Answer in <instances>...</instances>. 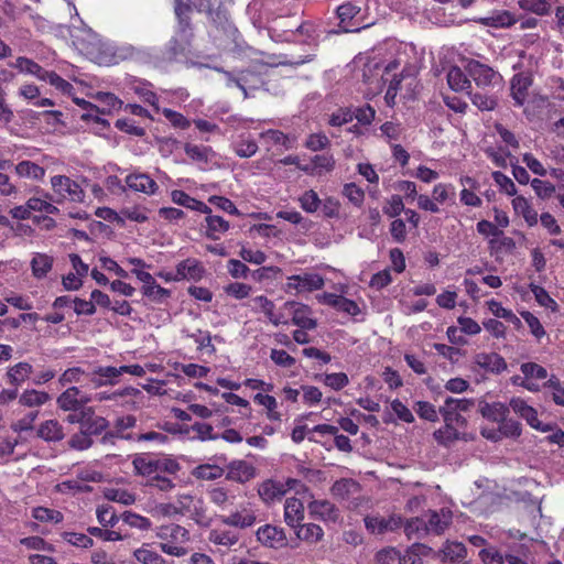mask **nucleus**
<instances>
[{
	"mask_svg": "<svg viewBox=\"0 0 564 564\" xmlns=\"http://www.w3.org/2000/svg\"><path fill=\"white\" fill-rule=\"evenodd\" d=\"M156 536L161 540L160 549L165 554L181 557L188 553L184 544L189 542L191 534L184 527L175 523L161 525L156 530Z\"/></svg>",
	"mask_w": 564,
	"mask_h": 564,
	"instance_id": "obj_1",
	"label": "nucleus"
},
{
	"mask_svg": "<svg viewBox=\"0 0 564 564\" xmlns=\"http://www.w3.org/2000/svg\"><path fill=\"white\" fill-rule=\"evenodd\" d=\"M51 188L56 196V202L84 203L85 191L82 185L66 175H54L51 177Z\"/></svg>",
	"mask_w": 564,
	"mask_h": 564,
	"instance_id": "obj_2",
	"label": "nucleus"
},
{
	"mask_svg": "<svg viewBox=\"0 0 564 564\" xmlns=\"http://www.w3.org/2000/svg\"><path fill=\"white\" fill-rule=\"evenodd\" d=\"M67 422L78 423L80 432L96 435L101 434L109 425V422L105 417L96 415L90 406H85L75 413L68 414Z\"/></svg>",
	"mask_w": 564,
	"mask_h": 564,
	"instance_id": "obj_3",
	"label": "nucleus"
},
{
	"mask_svg": "<svg viewBox=\"0 0 564 564\" xmlns=\"http://www.w3.org/2000/svg\"><path fill=\"white\" fill-rule=\"evenodd\" d=\"M466 70L478 87H494L502 82V77L498 72L476 59L468 61Z\"/></svg>",
	"mask_w": 564,
	"mask_h": 564,
	"instance_id": "obj_4",
	"label": "nucleus"
},
{
	"mask_svg": "<svg viewBox=\"0 0 564 564\" xmlns=\"http://www.w3.org/2000/svg\"><path fill=\"white\" fill-rule=\"evenodd\" d=\"M324 278L314 272H303L290 275L286 279L288 290L295 291L296 293L318 291L324 288Z\"/></svg>",
	"mask_w": 564,
	"mask_h": 564,
	"instance_id": "obj_5",
	"label": "nucleus"
},
{
	"mask_svg": "<svg viewBox=\"0 0 564 564\" xmlns=\"http://www.w3.org/2000/svg\"><path fill=\"white\" fill-rule=\"evenodd\" d=\"M257 521L256 510L252 505L248 501L238 503V508L231 511L228 516L221 517L224 524L246 529L252 527Z\"/></svg>",
	"mask_w": 564,
	"mask_h": 564,
	"instance_id": "obj_6",
	"label": "nucleus"
},
{
	"mask_svg": "<svg viewBox=\"0 0 564 564\" xmlns=\"http://www.w3.org/2000/svg\"><path fill=\"white\" fill-rule=\"evenodd\" d=\"M510 408L516 414L525 420L532 429L541 432L553 431V427L550 424L543 423L538 419L536 410L529 405L523 399L512 398L510 400Z\"/></svg>",
	"mask_w": 564,
	"mask_h": 564,
	"instance_id": "obj_7",
	"label": "nucleus"
},
{
	"mask_svg": "<svg viewBox=\"0 0 564 564\" xmlns=\"http://www.w3.org/2000/svg\"><path fill=\"white\" fill-rule=\"evenodd\" d=\"M292 316V323L303 329H314L317 323L311 317V308L302 303L285 302L282 308Z\"/></svg>",
	"mask_w": 564,
	"mask_h": 564,
	"instance_id": "obj_8",
	"label": "nucleus"
},
{
	"mask_svg": "<svg viewBox=\"0 0 564 564\" xmlns=\"http://www.w3.org/2000/svg\"><path fill=\"white\" fill-rule=\"evenodd\" d=\"M124 182L129 189L148 196L155 195L159 191L158 183L147 173L132 172L126 176Z\"/></svg>",
	"mask_w": 564,
	"mask_h": 564,
	"instance_id": "obj_9",
	"label": "nucleus"
},
{
	"mask_svg": "<svg viewBox=\"0 0 564 564\" xmlns=\"http://www.w3.org/2000/svg\"><path fill=\"white\" fill-rule=\"evenodd\" d=\"M89 401L90 398L83 393L77 387H70L57 398V405L64 411H72L75 413L85 408L84 404Z\"/></svg>",
	"mask_w": 564,
	"mask_h": 564,
	"instance_id": "obj_10",
	"label": "nucleus"
},
{
	"mask_svg": "<svg viewBox=\"0 0 564 564\" xmlns=\"http://www.w3.org/2000/svg\"><path fill=\"white\" fill-rule=\"evenodd\" d=\"M256 477V468L252 464L237 459L227 466L226 478L239 484H246Z\"/></svg>",
	"mask_w": 564,
	"mask_h": 564,
	"instance_id": "obj_11",
	"label": "nucleus"
},
{
	"mask_svg": "<svg viewBox=\"0 0 564 564\" xmlns=\"http://www.w3.org/2000/svg\"><path fill=\"white\" fill-rule=\"evenodd\" d=\"M175 506L180 517L189 514L197 518L204 513L203 500L192 494H178L176 496Z\"/></svg>",
	"mask_w": 564,
	"mask_h": 564,
	"instance_id": "obj_12",
	"label": "nucleus"
},
{
	"mask_svg": "<svg viewBox=\"0 0 564 564\" xmlns=\"http://www.w3.org/2000/svg\"><path fill=\"white\" fill-rule=\"evenodd\" d=\"M257 539L262 545L268 547L283 546L286 541L283 529L270 524L262 525L258 529Z\"/></svg>",
	"mask_w": 564,
	"mask_h": 564,
	"instance_id": "obj_13",
	"label": "nucleus"
},
{
	"mask_svg": "<svg viewBox=\"0 0 564 564\" xmlns=\"http://www.w3.org/2000/svg\"><path fill=\"white\" fill-rule=\"evenodd\" d=\"M307 508L312 517L324 522H336L339 516L338 509L328 500H313Z\"/></svg>",
	"mask_w": 564,
	"mask_h": 564,
	"instance_id": "obj_14",
	"label": "nucleus"
},
{
	"mask_svg": "<svg viewBox=\"0 0 564 564\" xmlns=\"http://www.w3.org/2000/svg\"><path fill=\"white\" fill-rule=\"evenodd\" d=\"M202 228L206 238L219 240L229 230L230 224L221 216L209 215L205 217Z\"/></svg>",
	"mask_w": 564,
	"mask_h": 564,
	"instance_id": "obj_15",
	"label": "nucleus"
},
{
	"mask_svg": "<svg viewBox=\"0 0 564 564\" xmlns=\"http://www.w3.org/2000/svg\"><path fill=\"white\" fill-rule=\"evenodd\" d=\"M176 272L178 281H199L205 274V269L198 260L194 258H187L176 264Z\"/></svg>",
	"mask_w": 564,
	"mask_h": 564,
	"instance_id": "obj_16",
	"label": "nucleus"
},
{
	"mask_svg": "<svg viewBox=\"0 0 564 564\" xmlns=\"http://www.w3.org/2000/svg\"><path fill=\"white\" fill-rule=\"evenodd\" d=\"M36 436L47 443H56L64 438L65 432L63 425L54 419L42 422L37 430Z\"/></svg>",
	"mask_w": 564,
	"mask_h": 564,
	"instance_id": "obj_17",
	"label": "nucleus"
},
{
	"mask_svg": "<svg viewBox=\"0 0 564 564\" xmlns=\"http://www.w3.org/2000/svg\"><path fill=\"white\" fill-rule=\"evenodd\" d=\"M304 520V505L303 502L295 498H288L284 503V521L285 523L296 529L300 527L302 521Z\"/></svg>",
	"mask_w": 564,
	"mask_h": 564,
	"instance_id": "obj_18",
	"label": "nucleus"
},
{
	"mask_svg": "<svg viewBox=\"0 0 564 564\" xmlns=\"http://www.w3.org/2000/svg\"><path fill=\"white\" fill-rule=\"evenodd\" d=\"M531 84L532 80L530 76L525 74H517L511 79V96L517 106L521 107L524 105L529 95V88Z\"/></svg>",
	"mask_w": 564,
	"mask_h": 564,
	"instance_id": "obj_19",
	"label": "nucleus"
},
{
	"mask_svg": "<svg viewBox=\"0 0 564 564\" xmlns=\"http://www.w3.org/2000/svg\"><path fill=\"white\" fill-rule=\"evenodd\" d=\"M208 498L212 503L216 505L221 510H228L235 505L237 495L231 488L216 486L208 490Z\"/></svg>",
	"mask_w": 564,
	"mask_h": 564,
	"instance_id": "obj_20",
	"label": "nucleus"
},
{
	"mask_svg": "<svg viewBox=\"0 0 564 564\" xmlns=\"http://www.w3.org/2000/svg\"><path fill=\"white\" fill-rule=\"evenodd\" d=\"M475 364L486 371L500 373L507 368L505 359L496 352H480L475 356Z\"/></svg>",
	"mask_w": 564,
	"mask_h": 564,
	"instance_id": "obj_21",
	"label": "nucleus"
},
{
	"mask_svg": "<svg viewBox=\"0 0 564 564\" xmlns=\"http://www.w3.org/2000/svg\"><path fill=\"white\" fill-rule=\"evenodd\" d=\"M286 494L283 482L275 480H265L258 488V495L265 503L281 499Z\"/></svg>",
	"mask_w": 564,
	"mask_h": 564,
	"instance_id": "obj_22",
	"label": "nucleus"
},
{
	"mask_svg": "<svg viewBox=\"0 0 564 564\" xmlns=\"http://www.w3.org/2000/svg\"><path fill=\"white\" fill-rule=\"evenodd\" d=\"M33 372V367L26 361H20L8 368L6 377L11 386L20 387Z\"/></svg>",
	"mask_w": 564,
	"mask_h": 564,
	"instance_id": "obj_23",
	"label": "nucleus"
},
{
	"mask_svg": "<svg viewBox=\"0 0 564 564\" xmlns=\"http://www.w3.org/2000/svg\"><path fill=\"white\" fill-rule=\"evenodd\" d=\"M424 518L427 533L431 532L440 534L444 532V530L451 523V513L443 510L441 512L429 511L426 514H424Z\"/></svg>",
	"mask_w": 564,
	"mask_h": 564,
	"instance_id": "obj_24",
	"label": "nucleus"
},
{
	"mask_svg": "<svg viewBox=\"0 0 564 564\" xmlns=\"http://www.w3.org/2000/svg\"><path fill=\"white\" fill-rule=\"evenodd\" d=\"M479 412L485 419L500 423L503 419L508 416L509 406L501 402L488 403L486 401H480Z\"/></svg>",
	"mask_w": 564,
	"mask_h": 564,
	"instance_id": "obj_25",
	"label": "nucleus"
},
{
	"mask_svg": "<svg viewBox=\"0 0 564 564\" xmlns=\"http://www.w3.org/2000/svg\"><path fill=\"white\" fill-rule=\"evenodd\" d=\"M330 491L334 497L347 500L359 494L360 485L351 478H341L334 482Z\"/></svg>",
	"mask_w": 564,
	"mask_h": 564,
	"instance_id": "obj_26",
	"label": "nucleus"
},
{
	"mask_svg": "<svg viewBox=\"0 0 564 564\" xmlns=\"http://www.w3.org/2000/svg\"><path fill=\"white\" fill-rule=\"evenodd\" d=\"M132 465L138 475L151 479L159 474L158 458L149 455H138L134 457Z\"/></svg>",
	"mask_w": 564,
	"mask_h": 564,
	"instance_id": "obj_27",
	"label": "nucleus"
},
{
	"mask_svg": "<svg viewBox=\"0 0 564 564\" xmlns=\"http://www.w3.org/2000/svg\"><path fill=\"white\" fill-rule=\"evenodd\" d=\"M51 400V397L45 391L35 389H25L19 395V404L24 408H40L46 404Z\"/></svg>",
	"mask_w": 564,
	"mask_h": 564,
	"instance_id": "obj_28",
	"label": "nucleus"
},
{
	"mask_svg": "<svg viewBox=\"0 0 564 564\" xmlns=\"http://www.w3.org/2000/svg\"><path fill=\"white\" fill-rule=\"evenodd\" d=\"M14 171L19 177L32 181H42L45 176V169L29 160L19 162Z\"/></svg>",
	"mask_w": 564,
	"mask_h": 564,
	"instance_id": "obj_29",
	"label": "nucleus"
},
{
	"mask_svg": "<svg viewBox=\"0 0 564 564\" xmlns=\"http://www.w3.org/2000/svg\"><path fill=\"white\" fill-rule=\"evenodd\" d=\"M120 377V368L118 367H98L94 371L91 382L95 387H101L106 384H116Z\"/></svg>",
	"mask_w": 564,
	"mask_h": 564,
	"instance_id": "obj_30",
	"label": "nucleus"
},
{
	"mask_svg": "<svg viewBox=\"0 0 564 564\" xmlns=\"http://www.w3.org/2000/svg\"><path fill=\"white\" fill-rule=\"evenodd\" d=\"M53 258L46 253H35L31 260L32 274L36 279H43L53 268Z\"/></svg>",
	"mask_w": 564,
	"mask_h": 564,
	"instance_id": "obj_31",
	"label": "nucleus"
},
{
	"mask_svg": "<svg viewBox=\"0 0 564 564\" xmlns=\"http://www.w3.org/2000/svg\"><path fill=\"white\" fill-rule=\"evenodd\" d=\"M152 85L148 82H134L131 89L137 94L144 102L151 105L155 112H160L159 98L156 94L151 89Z\"/></svg>",
	"mask_w": 564,
	"mask_h": 564,
	"instance_id": "obj_32",
	"label": "nucleus"
},
{
	"mask_svg": "<svg viewBox=\"0 0 564 564\" xmlns=\"http://www.w3.org/2000/svg\"><path fill=\"white\" fill-rule=\"evenodd\" d=\"M208 541L215 545L230 547L239 541V534L226 529H213L208 534Z\"/></svg>",
	"mask_w": 564,
	"mask_h": 564,
	"instance_id": "obj_33",
	"label": "nucleus"
},
{
	"mask_svg": "<svg viewBox=\"0 0 564 564\" xmlns=\"http://www.w3.org/2000/svg\"><path fill=\"white\" fill-rule=\"evenodd\" d=\"M448 86L454 91H466L471 87L470 80L464 74V72L457 67L452 66L447 72Z\"/></svg>",
	"mask_w": 564,
	"mask_h": 564,
	"instance_id": "obj_34",
	"label": "nucleus"
},
{
	"mask_svg": "<svg viewBox=\"0 0 564 564\" xmlns=\"http://www.w3.org/2000/svg\"><path fill=\"white\" fill-rule=\"evenodd\" d=\"M512 206L518 215H521L529 226L538 223V213L531 207L528 199L523 196H517L512 199Z\"/></svg>",
	"mask_w": 564,
	"mask_h": 564,
	"instance_id": "obj_35",
	"label": "nucleus"
},
{
	"mask_svg": "<svg viewBox=\"0 0 564 564\" xmlns=\"http://www.w3.org/2000/svg\"><path fill=\"white\" fill-rule=\"evenodd\" d=\"M295 530L296 536L308 543H316L324 535L323 529L315 523L300 524Z\"/></svg>",
	"mask_w": 564,
	"mask_h": 564,
	"instance_id": "obj_36",
	"label": "nucleus"
},
{
	"mask_svg": "<svg viewBox=\"0 0 564 564\" xmlns=\"http://www.w3.org/2000/svg\"><path fill=\"white\" fill-rule=\"evenodd\" d=\"M134 558L141 564H166V561L149 544H143L133 552Z\"/></svg>",
	"mask_w": 564,
	"mask_h": 564,
	"instance_id": "obj_37",
	"label": "nucleus"
},
{
	"mask_svg": "<svg viewBox=\"0 0 564 564\" xmlns=\"http://www.w3.org/2000/svg\"><path fill=\"white\" fill-rule=\"evenodd\" d=\"M112 58L115 63L134 59L141 55V50L129 43L115 45L112 48Z\"/></svg>",
	"mask_w": 564,
	"mask_h": 564,
	"instance_id": "obj_38",
	"label": "nucleus"
},
{
	"mask_svg": "<svg viewBox=\"0 0 564 564\" xmlns=\"http://www.w3.org/2000/svg\"><path fill=\"white\" fill-rule=\"evenodd\" d=\"M297 202L300 207L308 214H314L322 205V200L314 189L305 191L299 196Z\"/></svg>",
	"mask_w": 564,
	"mask_h": 564,
	"instance_id": "obj_39",
	"label": "nucleus"
},
{
	"mask_svg": "<svg viewBox=\"0 0 564 564\" xmlns=\"http://www.w3.org/2000/svg\"><path fill=\"white\" fill-rule=\"evenodd\" d=\"M192 475L197 479L215 480L224 475V469L217 465L202 464L193 469Z\"/></svg>",
	"mask_w": 564,
	"mask_h": 564,
	"instance_id": "obj_40",
	"label": "nucleus"
},
{
	"mask_svg": "<svg viewBox=\"0 0 564 564\" xmlns=\"http://www.w3.org/2000/svg\"><path fill=\"white\" fill-rule=\"evenodd\" d=\"M40 80L48 83L55 89L63 94L69 95L74 89L73 85L57 75L55 72L44 70Z\"/></svg>",
	"mask_w": 564,
	"mask_h": 564,
	"instance_id": "obj_41",
	"label": "nucleus"
},
{
	"mask_svg": "<svg viewBox=\"0 0 564 564\" xmlns=\"http://www.w3.org/2000/svg\"><path fill=\"white\" fill-rule=\"evenodd\" d=\"M137 424V419L133 415L120 416L115 421L113 431L117 433L118 438L134 440L132 434L126 431L133 429Z\"/></svg>",
	"mask_w": 564,
	"mask_h": 564,
	"instance_id": "obj_42",
	"label": "nucleus"
},
{
	"mask_svg": "<svg viewBox=\"0 0 564 564\" xmlns=\"http://www.w3.org/2000/svg\"><path fill=\"white\" fill-rule=\"evenodd\" d=\"M105 497L110 501H115L123 506L133 505L137 499L133 492H130L129 490L121 488L107 489L105 492Z\"/></svg>",
	"mask_w": 564,
	"mask_h": 564,
	"instance_id": "obj_43",
	"label": "nucleus"
},
{
	"mask_svg": "<svg viewBox=\"0 0 564 564\" xmlns=\"http://www.w3.org/2000/svg\"><path fill=\"white\" fill-rule=\"evenodd\" d=\"M11 66L19 69L21 73L31 74L39 79H41L42 74L45 70L37 63L26 57H18L15 62L11 64Z\"/></svg>",
	"mask_w": 564,
	"mask_h": 564,
	"instance_id": "obj_44",
	"label": "nucleus"
},
{
	"mask_svg": "<svg viewBox=\"0 0 564 564\" xmlns=\"http://www.w3.org/2000/svg\"><path fill=\"white\" fill-rule=\"evenodd\" d=\"M30 213L40 212L45 214L55 215L58 213V208L48 200V194L42 197H31L28 199Z\"/></svg>",
	"mask_w": 564,
	"mask_h": 564,
	"instance_id": "obj_45",
	"label": "nucleus"
},
{
	"mask_svg": "<svg viewBox=\"0 0 564 564\" xmlns=\"http://www.w3.org/2000/svg\"><path fill=\"white\" fill-rule=\"evenodd\" d=\"M444 560L457 561L467 555L466 546L460 542H447L442 549Z\"/></svg>",
	"mask_w": 564,
	"mask_h": 564,
	"instance_id": "obj_46",
	"label": "nucleus"
},
{
	"mask_svg": "<svg viewBox=\"0 0 564 564\" xmlns=\"http://www.w3.org/2000/svg\"><path fill=\"white\" fill-rule=\"evenodd\" d=\"M434 437L440 444L449 446L452 443L460 438V433L455 426L445 424L444 427L434 432Z\"/></svg>",
	"mask_w": 564,
	"mask_h": 564,
	"instance_id": "obj_47",
	"label": "nucleus"
},
{
	"mask_svg": "<svg viewBox=\"0 0 564 564\" xmlns=\"http://www.w3.org/2000/svg\"><path fill=\"white\" fill-rule=\"evenodd\" d=\"M260 138L269 144L282 145L285 149L292 148L290 138L280 130H267L260 133Z\"/></svg>",
	"mask_w": 564,
	"mask_h": 564,
	"instance_id": "obj_48",
	"label": "nucleus"
},
{
	"mask_svg": "<svg viewBox=\"0 0 564 564\" xmlns=\"http://www.w3.org/2000/svg\"><path fill=\"white\" fill-rule=\"evenodd\" d=\"M120 519L131 528L139 530H149L151 528V521L148 518L131 511H124Z\"/></svg>",
	"mask_w": 564,
	"mask_h": 564,
	"instance_id": "obj_49",
	"label": "nucleus"
},
{
	"mask_svg": "<svg viewBox=\"0 0 564 564\" xmlns=\"http://www.w3.org/2000/svg\"><path fill=\"white\" fill-rule=\"evenodd\" d=\"M404 532L409 539L421 538L423 534L427 533L424 516L408 520L404 525Z\"/></svg>",
	"mask_w": 564,
	"mask_h": 564,
	"instance_id": "obj_50",
	"label": "nucleus"
},
{
	"mask_svg": "<svg viewBox=\"0 0 564 564\" xmlns=\"http://www.w3.org/2000/svg\"><path fill=\"white\" fill-rule=\"evenodd\" d=\"M39 411H30L21 419L11 424V429L15 433L29 432L34 429V422L37 419Z\"/></svg>",
	"mask_w": 564,
	"mask_h": 564,
	"instance_id": "obj_51",
	"label": "nucleus"
},
{
	"mask_svg": "<svg viewBox=\"0 0 564 564\" xmlns=\"http://www.w3.org/2000/svg\"><path fill=\"white\" fill-rule=\"evenodd\" d=\"M189 337L193 338L197 344L198 350H206L209 355H213L216 351V348L212 343V336L209 332L198 329L196 333L191 334Z\"/></svg>",
	"mask_w": 564,
	"mask_h": 564,
	"instance_id": "obj_52",
	"label": "nucleus"
},
{
	"mask_svg": "<svg viewBox=\"0 0 564 564\" xmlns=\"http://www.w3.org/2000/svg\"><path fill=\"white\" fill-rule=\"evenodd\" d=\"M473 405L474 401L469 399L447 398L441 409H444L446 413H452L451 411L460 413L467 412Z\"/></svg>",
	"mask_w": 564,
	"mask_h": 564,
	"instance_id": "obj_53",
	"label": "nucleus"
},
{
	"mask_svg": "<svg viewBox=\"0 0 564 564\" xmlns=\"http://www.w3.org/2000/svg\"><path fill=\"white\" fill-rule=\"evenodd\" d=\"M490 312L498 318H503L514 325H519L521 322L519 317L508 308H505L499 302L490 301L488 303Z\"/></svg>",
	"mask_w": 564,
	"mask_h": 564,
	"instance_id": "obj_54",
	"label": "nucleus"
},
{
	"mask_svg": "<svg viewBox=\"0 0 564 564\" xmlns=\"http://www.w3.org/2000/svg\"><path fill=\"white\" fill-rule=\"evenodd\" d=\"M520 369L525 379L544 380L547 378V370L535 362H524Z\"/></svg>",
	"mask_w": 564,
	"mask_h": 564,
	"instance_id": "obj_55",
	"label": "nucleus"
},
{
	"mask_svg": "<svg viewBox=\"0 0 564 564\" xmlns=\"http://www.w3.org/2000/svg\"><path fill=\"white\" fill-rule=\"evenodd\" d=\"M62 536L66 542H68L73 546L89 549L94 545V540L84 533L64 532Z\"/></svg>",
	"mask_w": 564,
	"mask_h": 564,
	"instance_id": "obj_56",
	"label": "nucleus"
},
{
	"mask_svg": "<svg viewBox=\"0 0 564 564\" xmlns=\"http://www.w3.org/2000/svg\"><path fill=\"white\" fill-rule=\"evenodd\" d=\"M33 517L41 522L58 523L63 520V514L54 509L37 507L33 510Z\"/></svg>",
	"mask_w": 564,
	"mask_h": 564,
	"instance_id": "obj_57",
	"label": "nucleus"
},
{
	"mask_svg": "<svg viewBox=\"0 0 564 564\" xmlns=\"http://www.w3.org/2000/svg\"><path fill=\"white\" fill-rule=\"evenodd\" d=\"M499 432L505 437L517 438L521 435L522 429L518 421L507 416L499 423Z\"/></svg>",
	"mask_w": 564,
	"mask_h": 564,
	"instance_id": "obj_58",
	"label": "nucleus"
},
{
	"mask_svg": "<svg viewBox=\"0 0 564 564\" xmlns=\"http://www.w3.org/2000/svg\"><path fill=\"white\" fill-rule=\"evenodd\" d=\"M251 285L240 282H232L224 288L225 293L236 300L248 297L251 293Z\"/></svg>",
	"mask_w": 564,
	"mask_h": 564,
	"instance_id": "obj_59",
	"label": "nucleus"
},
{
	"mask_svg": "<svg viewBox=\"0 0 564 564\" xmlns=\"http://www.w3.org/2000/svg\"><path fill=\"white\" fill-rule=\"evenodd\" d=\"M312 163L315 166V171L317 175H322L323 173H328L334 170L335 160L330 154H321L312 158Z\"/></svg>",
	"mask_w": 564,
	"mask_h": 564,
	"instance_id": "obj_60",
	"label": "nucleus"
},
{
	"mask_svg": "<svg viewBox=\"0 0 564 564\" xmlns=\"http://www.w3.org/2000/svg\"><path fill=\"white\" fill-rule=\"evenodd\" d=\"M97 519L102 527H113L119 517L111 506H101L97 509Z\"/></svg>",
	"mask_w": 564,
	"mask_h": 564,
	"instance_id": "obj_61",
	"label": "nucleus"
},
{
	"mask_svg": "<svg viewBox=\"0 0 564 564\" xmlns=\"http://www.w3.org/2000/svg\"><path fill=\"white\" fill-rule=\"evenodd\" d=\"M258 151V144L252 139H241L235 144V152L240 158H251Z\"/></svg>",
	"mask_w": 564,
	"mask_h": 564,
	"instance_id": "obj_62",
	"label": "nucleus"
},
{
	"mask_svg": "<svg viewBox=\"0 0 564 564\" xmlns=\"http://www.w3.org/2000/svg\"><path fill=\"white\" fill-rule=\"evenodd\" d=\"M91 435L90 433H85V432H78V433H75L68 441V445L70 448H74V449H77V451H84V449H87L89 447H91L93 445V440H91Z\"/></svg>",
	"mask_w": 564,
	"mask_h": 564,
	"instance_id": "obj_63",
	"label": "nucleus"
},
{
	"mask_svg": "<svg viewBox=\"0 0 564 564\" xmlns=\"http://www.w3.org/2000/svg\"><path fill=\"white\" fill-rule=\"evenodd\" d=\"M402 557L401 552L393 547L382 550L377 554L379 564H402Z\"/></svg>",
	"mask_w": 564,
	"mask_h": 564,
	"instance_id": "obj_64",
	"label": "nucleus"
}]
</instances>
